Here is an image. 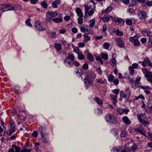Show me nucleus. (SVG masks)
I'll use <instances>...</instances> for the list:
<instances>
[{"mask_svg": "<svg viewBox=\"0 0 152 152\" xmlns=\"http://www.w3.org/2000/svg\"><path fill=\"white\" fill-rule=\"evenodd\" d=\"M116 61L115 58H113L111 60L110 64L112 67H113L114 65H116Z\"/></svg>", "mask_w": 152, "mask_h": 152, "instance_id": "c85d7f7f", "label": "nucleus"}, {"mask_svg": "<svg viewBox=\"0 0 152 152\" xmlns=\"http://www.w3.org/2000/svg\"><path fill=\"white\" fill-rule=\"evenodd\" d=\"M105 119L108 122L111 124H115L117 121L116 118L111 114H107L105 116Z\"/></svg>", "mask_w": 152, "mask_h": 152, "instance_id": "f257e3e1", "label": "nucleus"}, {"mask_svg": "<svg viewBox=\"0 0 152 152\" xmlns=\"http://www.w3.org/2000/svg\"><path fill=\"white\" fill-rule=\"evenodd\" d=\"M10 9L9 6L1 4L0 5V10L2 12L8 10Z\"/></svg>", "mask_w": 152, "mask_h": 152, "instance_id": "1a4fd4ad", "label": "nucleus"}, {"mask_svg": "<svg viewBox=\"0 0 152 152\" xmlns=\"http://www.w3.org/2000/svg\"><path fill=\"white\" fill-rule=\"evenodd\" d=\"M102 19L103 21L105 22H107L109 20V18L105 15L104 16Z\"/></svg>", "mask_w": 152, "mask_h": 152, "instance_id": "f704fd0d", "label": "nucleus"}, {"mask_svg": "<svg viewBox=\"0 0 152 152\" xmlns=\"http://www.w3.org/2000/svg\"><path fill=\"white\" fill-rule=\"evenodd\" d=\"M14 92L17 94H19L20 92V87L18 86H15L14 88Z\"/></svg>", "mask_w": 152, "mask_h": 152, "instance_id": "393cba45", "label": "nucleus"}, {"mask_svg": "<svg viewBox=\"0 0 152 152\" xmlns=\"http://www.w3.org/2000/svg\"><path fill=\"white\" fill-rule=\"evenodd\" d=\"M64 63H68L69 64V66L72 65V64H73V61H70L68 57L66 58L64 60Z\"/></svg>", "mask_w": 152, "mask_h": 152, "instance_id": "b1692460", "label": "nucleus"}, {"mask_svg": "<svg viewBox=\"0 0 152 152\" xmlns=\"http://www.w3.org/2000/svg\"><path fill=\"white\" fill-rule=\"evenodd\" d=\"M87 57L88 59L89 60L91 61H94V58L93 56L91 55V53H88L87 54Z\"/></svg>", "mask_w": 152, "mask_h": 152, "instance_id": "bb28decb", "label": "nucleus"}, {"mask_svg": "<svg viewBox=\"0 0 152 152\" xmlns=\"http://www.w3.org/2000/svg\"><path fill=\"white\" fill-rule=\"evenodd\" d=\"M61 44L63 45L64 48L68 49L69 47V44H68L67 42L65 40H62Z\"/></svg>", "mask_w": 152, "mask_h": 152, "instance_id": "aec40b11", "label": "nucleus"}, {"mask_svg": "<svg viewBox=\"0 0 152 152\" xmlns=\"http://www.w3.org/2000/svg\"><path fill=\"white\" fill-rule=\"evenodd\" d=\"M129 40L132 42L133 43L134 45L135 46H140V43L138 40L137 37L136 35L130 37Z\"/></svg>", "mask_w": 152, "mask_h": 152, "instance_id": "f03ea898", "label": "nucleus"}, {"mask_svg": "<svg viewBox=\"0 0 152 152\" xmlns=\"http://www.w3.org/2000/svg\"><path fill=\"white\" fill-rule=\"evenodd\" d=\"M78 23L79 24H82L83 21V19L82 17H80L77 19Z\"/></svg>", "mask_w": 152, "mask_h": 152, "instance_id": "c03bdc74", "label": "nucleus"}, {"mask_svg": "<svg viewBox=\"0 0 152 152\" xmlns=\"http://www.w3.org/2000/svg\"><path fill=\"white\" fill-rule=\"evenodd\" d=\"M45 129L42 126L40 127L39 128V131L40 134L45 133Z\"/></svg>", "mask_w": 152, "mask_h": 152, "instance_id": "de8ad7c7", "label": "nucleus"}, {"mask_svg": "<svg viewBox=\"0 0 152 152\" xmlns=\"http://www.w3.org/2000/svg\"><path fill=\"white\" fill-rule=\"evenodd\" d=\"M116 34L118 36H121L123 35V33L122 31L117 30L116 31Z\"/></svg>", "mask_w": 152, "mask_h": 152, "instance_id": "680f3d73", "label": "nucleus"}, {"mask_svg": "<svg viewBox=\"0 0 152 152\" xmlns=\"http://www.w3.org/2000/svg\"><path fill=\"white\" fill-rule=\"evenodd\" d=\"M26 23L27 25L30 26L31 27L32 25L30 23V20L29 19H28L26 21Z\"/></svg>", "mask_w": 152, "mask_h": 152, "instance_id": "6e6d98bb", "label": "nucleus"}, {"mask_svg": "<svg viewBox=\"0 0 152 152\" xmlns=\"http://www.w3.org/2000/svg\"><path fill=\"white\" fill-rule=\"evenodd\" d=\"M114 78V77L112 75H110L108 77V80L109 81L111 82L113 80Z\"/></svg>", "mask_w": 152, "mask_h": 152, "instance_id": "a18cd8bd", "label": "nucleus"}, {"mask_svg": "<svg viewBox=\"0 0 152 152\" xmlns=\"http://www.w3.org/2000/svg\"><path fill=\"white\" fill-rule=\"evenodd\" d=\"M137 146L135 145H133L131 147V148L129 149L127 151L126 149H123L121 152H134L137 150Z\"/></svg>", "mask_w": 152, "mask_h": 152, "instance_id": "423d86ee", "label": "nucleus"}, {"mask_svg": "<svg viewBox=\"0 0 152 152\" xmlns=\"http://www.w3.org/2000/svg\"><path fill=\"white\" fill-rule=\"evenodd\" d=\"M34 26L39 31H42L46 30V28L38 21H36L35 22Z\"/></svg>", "mask_w": 152, "mask_h": 152, "instance_id": "20e7f679", "label": "nucleus"}, {"mask_svg": "<svg viewBox=\"0 0 152 152\" xmlns=\"http://www.w3.org/2000/svg\"><path fill=\"white\" fill-rule=\"evenodd\" d=\"M84 81L85 86L87 88H88L91 86L93 85V80L88 79L86 78H84Z\"/></svg>", "mask_w": 152, "mask_h": 152, "instance_id": "39448f33", "label": "nucleus"}, {"mask_svg": "<svg viewBox=\"0 0 152 152\" xmlns=\"http://www.w3.org/2000/svg\"><path fill=\"white\" fill-rule=\"evenodd\" d=\"M126 24L128 25H131L132 24V20L131 19H127L126 20Z\"/></svg>", "mask_w": 152, "mask_h": 152, "instance_id": "4c0bfd02", "label": "nucleus"}, {"mask_svg": "<svg viewBox=\"0 0 152 152\" xmlns=\"http://www.w3.org/2000/svg\"><path fill=\"white\" fill-rule=\"evenodd\" d=\"M120 96L121 98H123L125 99L126 101L128 99L129 97L126 96L123 91H121L120 93Z\"/></svg>", "mask_w": 152, "mask_h": 152, "instance_id": "6ab92c4d", "label": "nucleus"}, {"mask_svg": "<svg viewBox=\"0 0 152 152\" xmlns=\"http://www.w3.org/2000/svg\"><path fill=\"white\" fill-rule=\"evenodd\" d=\"M87 4L88 7H91V8L93 9V8H95L94 1L93 0H91L88 2Z\"/></svg>", "mask_w": 152, "mask_h": 152, "instance_id": "f3484780", "label": "nucleus"}, {"mask_svg": "<svg viewBox=\"0 0 152 152\" xmlns=\"http://www.w3.org/2000/svg\"><path fill=\"white\" fill-rule=\"evenodd\" d=\"M122 146H118L116 147L113 149V152H121L122 150Z\"/></svg>", "mask_w": 152, "mask_h": 152, "instance_id": "a211bd4d", "label": "nucleus"}, {"mask_svg": "<svg viewBox=\"0 0 152 152\" xmlns=\"http://www.w3.org/2000/svg\"><path fill=\"white\" fill-rule=\"evenodd\" d=\"M126 132L125 131L123 130L122 132L121 133L120 136L121 137H124L126 135Z\"/></svg>", "mask_w": 152, "mask_h": 152, "instance_id": "4d7b16f0", "label": "nucleus"}, {"mask_svg": "<svg viewBox=\"0 0 152 152\" xmlns=\"http://www.w3.org/2000/svg\"><path fill=\"white\" fill-rule=\"evenodd\" d=\"M70 16H66L64 18V19L66 21H68L70 20Z\"/></svg>", "mask_w": 152, "mask_h": 152, "instance_id": "774afa93", "label": "nucleus"}, {"mask_svg": "<svg viewBox=\"0 0 152 152\" xmlns=\"http://www.w3.org/2000/svg\"><path fill=\"white\" fill-rule=\"evenodd\" d=\"M142 124L144 125H146L148 124L149 123L148 121H145L143 119L141 120L140 121Z\"/></svg>", "mask_w": 152, "mask_h": 152, "instance_id": "58836bf2", "label": "nucleus"}, {"mask_svg": "<svg viewBox=\"0 0 152 152\" xmlns=\"http://www.w3.org/2000/svg\"><path fill=\"white\" fill-rule=\"evenodd\" d=\"M110 97L111 99L113 100V103L114 104H115L117 102V95L113 96V94H110Z\"/></svg>", "mask_w": 152, "mask_h": 152, "instance_id": "dca6fc26", "label": "nucleus"}, {"mask_svg": "<svg viewBox=\"0 0 152 152\" xmlns=\"http://www.w3.org/2000/svg\"><path fill=\"white\" fill-rule=\"evenodd\" d=\"M124 93L128 97L130 94V92L129 91L128 89H126Z\"/></svg>", "mask_w": 152, "mask_h": 152, "instance_id": "5fc2aeb1", "label": "nucleus"}, {"mask_svg": "<svg viewBox=\"0 0 152 152\" xmlns=\"http://www.w3.org/2000/svg\"><path fill=\"white\" fill-rule=\"evenodd\" d=\"M84 7L85 8V15H86L89 10L91 8V7H88L87 4H85L84 5Z\"/></svg>", "mask_w": 152, "mask_h": 152, "instance_id": "a878e982", "label": "nucleus"}, {"mask_svg": "<svg viewBox=\"0 0 152 152\" xmlns=\"http://www.w3.org/2000/svg\"><path fill=\"white\" fill-rule=\"evenodd\" d=\"M85 78L93 81L94 77L93 74L89 71L87 70L86 72V76Z\"/></svg>", "mask_w": 152, "mask_h": 152, "instance_id": "0eeeda50", "label": "nucleus"}, {"mask_svg": "<svg viewBox=\"0 0 152 152\" xmlns=\"http://www.w3.org/2000/svg\"><path fill=\"white\" fill-rule=\"evenodd\" d=\"M15 130V126L14 123L10 122V135Z\"/></svg>", "mask_w": 152, "mask_h": 152, "instance_id": "ddd939ff", "label": "nucleus"}, {"mask_svg": "<svg viewBox=\"0 0 152 152\" xmlns=\"http://www.w3.org/2000/svg\"><path fill=\"white\" fill-rule=\"evenodd\" d=\"M137 15L139 18L142 20H145L148 16L147 13L143 11H139Z\"/></svg>", "mask_w": 152, "mask_h": 152, "instance_id": "7ed1b4c3", "label": "nucleus"}, {"mask_svg": "<svg viewBox=\"0 0 152 152\" xmlns=\"http://www.w3.org/2000/svg\"><path fill=\"white\" fill-rule=\"evenodd\" d=\"M129 69L130 74L132 75L134 73V70L131 66H130L129 67Z\"/></svg>", "mask_w": 152, "mask_h": 152, "instance_id": "e433bc0d", "label": "nucleus"}, {"mask_svg": "<svg viewBox=\"0 0 152 152\" xmlns=\"http://www.w3.org/2000/svg\"><path fill=\"white\" fill-rule=\"evenodd\" d=\"M116 41L117 42L118 45L120 47L123 48L124 47V43L123 41L121 39V37L116 39Z\"/></svg>", "mask_w": 152, "mask_h": 152, "instance_id": "6e6552de", "label": "nucleus"}, {"mask_svg": "<svg viewBox=\"0 0 152 152\" xmlns=\"http://www.w3.org/2000/svg\"><path fill=\"white\" fill-rule=\"evenodd\" d=\"M146 5L148 7L152 6V1H148L146 2L145 3V4L143 5V6H145Z\"/></svg>", "mask_w": 152, "mask_h": 152, "instance_id": "a19ab883", "label": "nucleus"}, {"mask_svg": "<svg viewBox=\"0 0 152 152\" xmlns=\"http://www.w3.org/2000/svg\"><path fill=\"white\" fill-rule=\"evenodd\" d=\"M148 43L151 46H152V35H150L149 37V40H148Z\"/></svg>", "mask_w": 152, "mask_h": 152, "instance_id": "603ef678", "label": "nucleus"}, {"mask_svg": "<svg viewBox=\"0 0 152 152\" xmlns=\"http://www.w3.org/2000/svg\"><path fill=\"white\" fill-rule=\"evenodd\" d=\"M119 91L118 89H115L112 91L113 93L115 94L116 95H118Z\"/></svg>", "mask_w": 152, "mask_h": 152, "instance_id": "e2e57ef3", "label": "nucleus"}, {"mask_svg": "<svg viewBox=\"0 0 152 152\" xmlns=\"http://www.w3.org/2000/svg\"><path fill=\"white\" fill-rule=\"evenodd\" d=\"M134 131L136 132H139L140 133L145 136L144 131L141 130L140 128H137L134 129Z\"/></svg>", "mask_w": 152, "mask_h": 152, "instance_id": "cd10ccee", "label": "nucleus"}, {"mask_svg": "<svg viewBox=\"0 0 152 152\" xmlns=\"http://www.w3.org/2000/svg\"><path fill=\"white\" fill-rule=\"evenodd\" d=\"M146 115V113H143L141 114H138L137 115V117L138 119L139 120V121H140L141 120H142V119L141 118H142V116L144 115Z\"/></svg>", "mask_w": 152, "mask_h": 152, "instance_id": "09e8293b", "label": "nucleus"}, {"mask_svg": "<svg viewBox=\"0 0 152 152\" xmlns=\"http://www.w3.org/2000/svg\"><path fill=\"white\" fill-rule=\"evenodd\" d=\"M83 36L84 38V42H87L90 39V38L88 36L87 33H85L83 34Z\"/></svg>", "mask_w": 152, "mask_h": 152, "instance_id": "4be33fe9", "label": "nucleus"}, {"mask_svg": "<svg viewBox=\"0 0 152 152\" xmlns=\"http://www.w3.org/2000/svg\"><path fill=\"white\" fill-rule=\"evenodd\" d=\"M75 11L79 17H83V15L81 9L79 8H77L76 9Z\"/></svg>", "mask_w": 152, "mask_h": 152, "instance_id": "4468645a", "label": "nucleus"}, {"mask_svg": "<svg viewBox=\"0 0 152 152\" xmlns=\"http://www.w3.org/2000/svg\"><path fill=\"white\" fill-rule=\"evenodd\" d=\"M53 20L55 23H58L62 21V19L61 18H56L52 19Z\"/></svg>", "mask_w": 152, "mask_h": 152, "instance_id": "5701e85b", "label": "nucleus"}, {"mask_svg": "<svg viewBox=\"0 0 152 152\" xmlns=\"http://www.w3.org/2000/svg\"><path fill=\"white\" fill-rule=\"evenodd\" d=\"M55 47L58 51H60L61 49V45L58 43L56 44L55 45Z\"/></svg>", "mask_w": 152, "mask_h": 152, "instance_id": "473e14b6", "label": "nucleus"}, {"mask_svg": "<svg viewBox=\"0 0 152 152\" xmlns=\"http://www.w3.org/2000/svg\"><path fill=\"white\" fill-rule=\"evenodd\" d=\"M117 112L120 115H121L124 113V109L121 108L118 109L117 110Z\"/></svg>", "mask_w": 152, "mask_h": 152, "instance_id": "8fccbe9b", "label": "nucleus"}, {"mask_svg": "<svg viewBox=\"0 0 152 152\" xmlns=\"http://www.w3.org/2000/svg\"><path fill=\"white\" fill-rule=\"evenodd\" d=\"M117 25L120 26H123L124 23V21L120 18H118L115 20Z\"/></svg>", "mask_w": 152, "mask_h": 152, "instance_id": "9b49d317", "label": "nucleus"}, {"mask_svg": "<svg viewBox=\"0 0 152 152\" xmlns=\"http://www.w3.org/2000/svg\"><path fill=\"white\" fill-rule=\"evenodd\" d=\"M41 4L42 7L44 8L45 9L47 8L48 4L45 1H43L41 3Z\"/></svg>", "mask_w": 152, "mask_h": 152, "instance_id": "2f4dec72", "label": "nucleus"}, {"mask_svg": "<svg viewBox=\"0 0 152 152\" xmlns=\"http://www.w3.org/2000/svg\"><path fill=\"white\" fill-rule=\"evenodd\" d=\"M94 8H93V9L90 10L88 13V15L89 16L92 15L94 12V10H95Z\"/></svg>", "mask_w": 152, "mask_h": 152, "instance_id": "bf43d9fd", "label": "nucleus"}, {"mask_svg": "<svg viewBox=\"0 0 152 152\" xmlns=\"http://www.w3.org/2000/svg\"><path fill=\"white\" fill-rule=\"evenodd\" d=\"M80 30L81 32L85 33L86 32V28L85 26L84 27L81 26L80 27Z\"/></svg>", "mask_w": 152, "mask_h": 152, "instance_id": "052dcab7", "label": "nucleus"}, {"mask_svg": "<svg viewBox=\"0 0 152 152\" xmlns=\"http://www.w3.org/2000/svg\"><path fill=\"white\" fill-rule=\"evenodd\" d=\"M138 65L137 63H134L132 64V68L134 69H137L138 68Z\"/></svg>", "mask_w": 152, "mask_h": 152, "instance_id": "0e129e2a", "label": "nucleus"}, {"mask_svg": "<svg viewBox=\"0 0 152 152\" xmlns=\"http://www.w3.org/2000/svg\"><path fill=\"white\" fill-rule=\"evenodd\" d=\"M142 70L143 73L144 74L145 76L148 72V69L145 68H142Z\"/></svg>", "mask_w": 152, "mask_h": 152, "instance_id": "3c124183", "label": "nucleus"}, {"mask_svg": "<svg viewBox=\"0 0 152 152\" xmlns=\"http://www.w3.org/2000/svg\"><path fill=\"white\" fill-rule=\"evenodd\" d=\"M57 13L56 12H52L49 11L47 12L46 13V16L50 18H52L53 17H55L57 15Z\"/></svg>", "mask_w": 152, "mask_h": 152, "instance_id": "9d476101", "label": "nucleus"}, {"mask_svg": "<svg viewBox=\"0 0 152 152\" xmlns=\"http://www.w3.org/2000/svg\"><path fill=\"white\" fill-rule=\"evenodd\" d=\"M101 56L105 60H107L108 59V55L107 54H106L103 53L101 54Z\"/></svg>", "mask_w": 152, "mask_h": 152, "instance_id": "72a5a7b5", "label": "nucleus"}, {"mask_svg": "<svg viewBox=\"0 0 152 152\" xmlns=\"http://www.w3.org/2000/svg\"><path fill=\"white\" fill-rule=\"evenodd\" d=\"M145 76L146 77H152V72H148Z\"/></svg>", "mask_w": 152, "mask_h": 152, "instance_id": "13d9d810", "label": "nucleus"}, {"mask_svg": "<svg viewBox=\"0 0 152 152\" xmlns=\"http://www.w3.org/2000/svg\"><path fill=\"white\" fill-rule=\"evenodd\" d=\"M139 99H144L145 98L142 95H140L137 96H136L135 98L134 99V100H137Z\"/></svg>", "mask_w": 152, "mask_h": 152, "instance_id": "79ce46f5", "label": "nucleus"}, {"mask_svg": "<svg viewBox=\"0 0 152 152\" xmlns=\"http://www.w3.org/2000/svg\"><path fill=\"white\" fill-rule=\"evenodd\" d=\"M94 100L99 105H101L102 104L103 102L102 100L100 99L98 97H96L94 99Z\"/></svg>", "mask_w": 152, "mask_h": 152, "instance_id": "412c9836", "label": "nucleus"}, {"mask_svg": "<svg viewBox=\"0 0 152 152\" xmlns=\"http://www.w3.org/2000/svg\"><path fill=\"white\" fill-rule=\"evenodd\" d=\"M74 51L76 53L77 55L79 54L80 53H81V52L80 51L78 47L75 48L74 49Z\"/></svg>", "mask_w": 152, "mask_h": 152, "instance_id": "37998d69", "label": "nucleus"}, {"mask_svg": "<svg viewBox=\"0 0 152 152\" xmlns=\"http://www.w3.org/2000/svg\"><path fill=\"white\" fill-rule=\"evenodd\" d=\"M77 55H78V58L79 59L83 60L84 58V56L82 54L81 52L79 54Z\"/></svg>", "mask_w": 152, "mask_h": 152, "instance_id": "49530a36", "label": "nucleus"}, {"mask_svg": "<svg viewBox=\"0 0 152 152\" xmlns=\"http://www.w3.org/2000/svg\"><path fill=\"white\" fill-rule=\"evenodd\" d=\"M71 30L72 32L74 33H77V29L76 27L73 28Z\"/></svg>", "mask_w": 152, "mask_h": 152, "instance_id": "338daca9", "label": "nucleus"}, {"mask_svg": "<svg viewBox=\"0 0 152 152\" xmlns=\"http://www.w3.org/2000/svg\"><path fill=\"white\" fill-rule=\"evenodd\" d=\"M67 57H68L69 59H70L71 60V61L73 62L74 59V56L72 55H69Z\"/></svg>", "mask_w": 152, "mask_h": 152, "instance_id": "864d4df0", "label": "nucleus"}, {"mask_svg": "<svg viewBox=\"0 0 152 152\" xmlns=\"http://www.w3.org/2000/svg\"><path fill=\"white\" fill-rule=\"evenodd\" d=\"M122 120L124 122L126 125L131 124V121L127 116H124L122 118Z\"/></svg>", "mask_w": 152, "mask_h": 152, "instance_id": "2eb2a0df", "label": "nucleus"}, {"mask_svg": "<svg viewBox=\"0 0 152 152\" xmlns=\"http://www.w3.org/2000/svg\"><path fill=\"white\" fill-rule=\"evenodd\" d=\"M90 23L89 26L91 27H93L94 26V25L95 24V20L92 19L90 21Z\"/></svg>", "mask_w": 152, "mask_h": 152, "instance_id": "c9c22d12", "label": "nucleus"}, {"mask_svg": "<svg viewBox=\"0 0 152 152\" xmlns=\"http://www.w3.org/2000/svg\"><path fill=\"white\" fill-rule=\"evenodd\" d=\"M141 33L142 35H143L145 37L146 36H150V35H150L151 32L148 29H142V31Z\"/></svg>", "mask_w": 152, "mask_h": 152, "instance_id": "f8f14e48", "label": "nucleus"}, {"mask_svg": "<svg viewBox=\"0 0 152 152\" xmlns=\"http://www.w3.org/2000/svg\"><path fill=\"white\" fill-rule=\"evenodd\" d=\"M58 1H55L52 2V5L53 8H57V4Z\"/></svg>", "mask_w": 152, "mask_h": 152, "instance_id": "7c9ffc66", "label": "nucleus"}, {"mask_svg": "<svg viewBox=\"0 0 152 152\" xmlns=\"http://www.w3.org/2000/svg\"><path fill=\"white\" fill-rule=\"evenodd\" d=\"M110 46V45L108 42H106L103 45L104 48L106 49H108Z\"/></svg>", "mask_w": 152, "mask_h": 152, "instance_id": "ea45409f", "label": "nucleus"}, {"mask_svg": "<svg viewBox=\"0 0 152 152\" xmlns=\"http://www.w3.org/2000/svg\"><path fill=\"white\" fill-rule=\"evenodd\" d=\"M85 45V44L84 42H80L78 44V46L80 48H83Z\"/></svg>", "mask_w": 152, "mask_h": 152, "instance_id": "69168bd1", "label": "nucleus"}, {"mask_svg": "<svg viewBox=\"0 0 152 152\" xmlns=\"http://www.w3.org/2000/svg\"><path fill=\"white\" fill-rule=\"evenodd\" d=\"M22 9L21 7L20 6L18 7H13L10 6V10H20Z\"/></svg>", "mask_w": 152, "mask_h": 152, "instance_id": "c756f323", "label": "nucleus"}]
</instances>
